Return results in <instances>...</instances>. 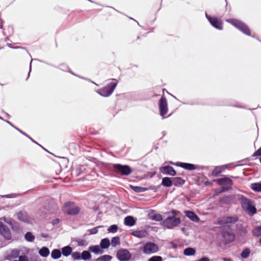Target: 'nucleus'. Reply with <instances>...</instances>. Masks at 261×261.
Returning a JSON list of instances; mask_svg holds the SVG:
<instances>
[{"instance_id": "f257e3e1", "label": "nucleus", "mask_w": 261, "mask_h": 261, "mask_svg": "<svg viewBox=\"0 0 261 261\" xmlns=\"http://www.w3.org/2000/svg\"><path fill=\"white\" fill-rule=\"evenodd\" d=\"M179 212L172 210L166 219L162 222V225L168 229H173L177 227L181 222L179 218L177 217Z\"/></svg>"}, {"instance_id": "f03ea898", "label": "nucleus", "mask_w": 261, "mask_h": 261, "mask_svg": "<svg viewBox=\"0 0 261 261\" xmlns=\"http://www.w3.org/2000/svg\"><path fill=\"white\" fill-rule=\"evenodd\" d=\"M240 203L242 208L247 213V214L252 216L257 213L256 208L254 205L252 200L247 198L245 196H242L240 198Z\"/></svg>"}, {"instance_id": "7ed1b4c3", "label": "nucleus", "mask_w": 261, "mask_h": 261, "mask_svg": "<svg viewBox=\"0 0 261 261\" xmlns=\"http://www.w3.org/2000/svg\"><path fill=\"white\" fill-rule=\"evenodd\" d=\"M109 168H113L114 171L116 173H120L121 175L127 176L132 172L131 168L126 165H121L120 164H110Z\"/></svg>"}, {"instance_id": "20e7f679", "label": "nucleus", "mask_w": 261, "mask_h": 261, "mask_svg": "<svg viewBox=\"0 0 261 261\" xmlns=\"http://www.w3.org/2000/svg\"><path fill=\"white\" fill-rule=\"evenodd\" d=\"M112 80L113 82L98 90V93L99 95L103 97H108L112 94L118 84L116 79H112Z\"/></svg>"}, {"instance_id": "39448f33", "label": "nucleus", "mask_w": 261, "mask_h": 261, "mask_svg": "<svg viewBox=\"0 0 261 261\" xmlns=\"http://www.w3.org/2000/svg\"><path fill=\"white\" fill-rule=\"evenodd\" d=\"M30 249L25 247L21 246L17 248L12 249L7 252L6 258L11 260L12 258L19 257L20 254H28Z\"/></svg>"}, {"instance_id": "423d86ee", "label": "nucleus", "mask_w": 261, "mask_h": 261, "mask_svg": "<svg viewBox=\"0 0 261 261\" xmlns=\"http://www.w3.org/2000/svg\"><path fill=\"white\" fill-rule=\"evenodd\" d=\"M227 21L244 34L248 36L250 35V31L249 28L243 22L236 19H228Z\"/></svg>"}, {"instance_id": "0eeeda50", "label": "nucleus", "mask_w": 261, "mask_h": 261, "mask_svg": "<svg viewBox=\"0 0 261 261\" xmlns=\"http://www.w3.org/2000/svg\"><path fill=\"white\" fill-rule=\"evenodd\" d=\"M239 220L237 216H224L217 219V224L222 226L229 227L231 224H234Z\"/></svg>"}, {"instance_id": "6e6552de", "label": "nucleus", "mask_w": 261, "mask_h": 261, "mask_svg": "<svg viewBox=\"0 0 261 261\" xmlns=\"http://www.w3.org/2000/svg\"><path fill=\"white\" fill-rule=\"evenodd\" d=\"M64 211L68 215H76L79 213L80 208L73 202H67L64 205Z\"/></svg>"}, {"instance_id": "1a4fd4ad", "label": "nucleus", "mask_w": 261, "mask_h": 261, "mask_svg": "<svg viewBox=\"0 0 261 261\" xmlns=\"http://www.w3.org/2000/svg\"><path fill=\"white\" fill-rule=\"evenodd\" d=\"M160 114L163 118L168 111L167 100L165 96H162L159 102Z\"/></svg>"}, {"instance_id": "9d476101", "label": "nucleus", "mask_w": 261, "mask_h": 261, "mask_svg": "<svg viewBox=\"0 0 261 261\" xmlns=\"http://www.w3.org/2000/svg\"><path fill=\"white\" fill-rule=\"evenodd\" d=\"M159 250V247L156 244L148 242L144 245L143 251L145 254H150L157 252Z\"/></svg>"}, {"instance_id": "9b49d317", "label": "nucleus", "mask_w": 261, "mask_h": 261, "mask_svg": "<svg viewBox=\"0 0 261 261\" xmlns=\"http://www.w3.org/2000/svg\"><path fill=\"white\" fill-rule=\"evenodd\" d=\"M116 257L119 261H128L131 258L132 254L128 250L121 249L117 251Z\"/></svg>"}, {"instance_id": "f8f14e48", "label": "nucleus", "mask_w": 261, "mask_h": 261, "mask_svg": "<svg viewBox=\"0 0 261 261\" xmlns=\"http://www.w3.org/2000/svg\"><path fill=\"white\" fill-rule=\"evenodd\" d=\"M176 166H179L180 167H181L185 169L191 171L193 170H196V169H204L207 168L206 167L203 166H199L190 163H182V162H177L176 163Z\"/></svg>"}, {"instance_id": "ddd939ff", "label": "nucleus", "mask_w": 261, "mask_h": 261, "mask_svg": "<svg viewBox=\"0 0 261 261\" xmlns=\"http://www.w3.org/2000/svg\"><path fill=\"white\" fill-rule=\"evenodd\" d=\"M205 16L211 25L217 29L221 30L223 29V23L221 20L216 17H213L205 13Z\"/></svg>"}, {"instance_id": "4468645a", "label": "nucleus", "mask_w": 261, "mask_h": 261, "mask_svg": "<svg viewBox=\"0 0 261 261\" xmlns=\"http://www.w3.org/2000/svg\"><path fill=\"white\" fill-rule=\"evenodd\" d=\"M0 234L7 240L12 239L11 231L7 226L0 222Z\"/></svg>"}, {"instance_id": "2eb2a0df", "label": "nucleus", "mask_w": 261, "mask_h": 261, "mask_svg": "<svg viewBox=\"0 0 261 261\" xmlns=\"http://www.w3.org/2000/svg\"><path fill=\"white\" fill-rule=\"evenodd\" d=\"M222 236L226 243H230L235 239V234L232 232L229 231H223Z\"/></svg>"}, {"instance_id": "dca6fc26", "label": "nucleus", "mask_w": 261, "mask_h": 261, "mask_svg": "<svg viewBox=\"0 0 261 261\" xmlns=\"http://www.w3.org/2000/svg\"><path fill=\"white\" fill-rule=\"evenodd\" d=\"M160 172L164 174H168L171 176H174L176 172L173 167L169 165L161 167L160 168Z\"/></svg>"}, {"instance_id": "f3484780", "label": "nucleus", "mask_w": 261, "mask_h": 261, "mask_svg": "<svg viewBox=\"0 0 261 261\" xmlns=\"http://www.w3.org/2000/svg\"><path fill=\"white\" fill-rule=\"evenodd\" d=\"M185 214L186 217L189 218L192 221L197 223L200 221L199 218L193 212L191 211H185Z\"/></svg>"}, {"instance_id": "a211bd4d", "label": "nucleus", "mask_w": 261, "mask_h": 261, "mask_svg": "<svg viewBox=\"0 0 261 261\" xmlns=\"http://www.w3.org/2000/svg\"><path fill=\"white\" fill-rule=\"evenodd\" d=\"M148 217L150 220L156 221H161L163 220L162 216L160 214L155 213L153 210L149 213Z\"/></svg>"}, {"instance_id": "6ab92c4d", "label": "nucleus", "mask_w": 261, "mask_h": 261, "mask_svg": "<svg viewBox=\"0 0 261 261\" xmlns=\"http://www.w3.org/2000/svg\"><path fill=\"white\" fill-rule=\"evenodd\" d=\"M124 223L126 226H133L136 223V220L133 217L128 216L124 218Z\"/></svg>"}, {"instance_id": "aec40b11", "label": "nucleus", "mask_w": 261, "mask_h": 261, "mask_svg": "<svg viewBox=\"0 0 261 261\" xmlns=\"http://www.w3.org/2000/svg\"><path fill=\"white\" fill-rule=\"evenodd\" d=\"M131 234L137 238H142L146 236L147 231L146 230H136L133 231Z\"/></svg>"}, {"instance_id": "412c9836", "label": "nucleus", "mask_w": 261, "mask_h": 261, "mask_svg": "<svg viewBox=\"0 0 261 261\" xmlns=\"http://www.w3.org/2000/svg\"><path fill=\"white\" fill-rule=\"evenodd\" d=\"M225 167L222 166H216L212 172V176L214 177L218 176L220 173L225 170Z\"/></svg>"}, {"instance_id": "4be33fe9", "label": "nucleus", "mask_w": 261, "mask_h": 261, "mask_svg": "<svg viewBox=\"0 0 261 261\" xmlns=\"http://www.w3.org/2000/svg\"><path fill=\"white\" fill-rule=\"evenodd\" d=\"M162 184L166 187H170L173 185V179L168 177H165L162 178Z\"/></svg>"}, {"instance_id": "5701e85b", "label": "nucleus", "mask_w": 261, "mask_h": 261, "mask_svg": "<svg viewBox=\"0 0 261 261\" xmlns=\"http://www.w3.org/2000/svg\"><path fill=\"white\" fill-rule=\"evenodd\" d=\"M17 219L23 222H28V216L27 213L19 212L17 214Z\"/></svg>"}, {"instance_id": "b1692460", "label": "nucleus", "mask_w": 261, "mask_h": 261, "mask_svg": "<svg viewBox=\"0 0 261 261\" xmlns=\"http://www.w3.org/2000/svg\"><path fill=\"white\" fill-rule=\"evenodd\" d=\"M73 241L77 243L78 246H86L88 242L84 239L75 238L73 239Z\"/></svg>"}, {"instance_id": "393cba45", "label": "nucleus", "mask_w": 261, "mask_h": 261, "mask_svg": "<svg viewBox=\"0 0 261 261\" xmlns=\"http://www.w3.org/2000/svg\"><path fill=\"white\" fill-rule=\"evenodd\" d=\"M185 182V180L181 177H175L173 178V184H174L175 186H181Z\"/></svg>"}, {"instance_id": "a878e982", "label": "nucleus", "mask_w": 261, "mask_h": 261, "mask_svg": "<svg viewBox=\"0 0 261 261\" xmlns=\"http://www.w3.org/2000/svg\"><path fill=\"white\" fill-rule=\"evenodd\" d=\"M72 248L69 246L64 247L62 248L61 253L65 256H68L72 253Z\"/></svg>"}, {"instance_id": "bb28decb", "label": "nucleus", "mask_w": 261, "mask_h": 261, "mask_svg": "<svg viewBox=\"0 0 261 261\" xmlns=\"http://www.w3.org/2000/svg\"><path fill=\"white\" fill-rule=\"evenodd\" d=\"M101 226H98L93 227L91 229H88L87 232L84 234V237L96 234L98 231V228L101 227Z\"/></svg>"}, {"instance_id": "cd10ccee", "label": "nucleus", "mask_w": 261, "mask_h": 261, "mask_svg": "<svg viewBox=\"0 0 261 261\" xmlns=\"http://www.w3.org/2000/svg\"><path fill=\"white\" fill-rule=\"evenodd\" d=\"M89 250L95 254L102 253L103 251L101 250L98 245H92L89 247Z\"/></svg>"}, {"instance_id": "c85d7f7f", "label": "nucleus", "mask_w": 261, "mask_h": 261, "mask_svg": "<svg viewBox=\"0 0 261 261\" xmlns=\"http://www.w3.org/2000/svg\"><path fill=\"white\" fill-rule=\"evenodd\" d=\"M61 252L60 250L57 249H54L51 253V257L54 259L59 258L61 256Z\"/></svg>"}, {"instance_id": "c756f323", "label": "nucleus", "mask_w": 261, "mask_h": 261, "mask_svg": "<svg viewBox=\"0 0 261 261\" xmlns=\"http://www.w3.org/2000/svg\"><path fill=\"white\" fill-rule=\"evenodd\" d=\"M39 253L41 256L46 257L49 254V250L48 248L43 247L39 250Z\"/></svg>"}, {"instance_id": "7c9ffc66", "label": "nucleus", "mask_w": 261, "mask_h": 261, "mask_svg": "<svg viewBox=\"0 0 261 261\" xmlns=\"http://www.w3.org/2000/svg\"><path fill=\"white\" fill-rule=\"evenodd\" d=\"M253 236L259 238L261 237V226H258L254 228L252 230Z\"/></svg>"}, {"instance_id": "2f4dec72", "label": "nucleus", "mask_w": 261, "mask_h": 261, "mask_svg": "<svg viewBox=\"0 0 261 261\" xmlns=\"http://www.w3.org/2000/svg\"><path fill=\"white\" fill-rule=\"evenodd\" d=\"M100 247L102 249H107L110 245V240L107 238L103 239L101 240L100 243Z\"/></svg>"}, {"instance_id": "473e14b6", "label": "nucleus", "mask_w": 261, "mask_h": 261, "mask_svg": "<svg viewBox=\"0 0 261 261\" xmlns=\"http://www.w3.org/2000/svg\"><path fill=\"white\" fill-rule=\"evenodd\" d=\"M232 200L231 197L230 196H224L220 199V203L222 204H229L231 203Z\"/></svg>"}, {"instance_id": "72a5a7b5", "label": "nucleus", "mask_w": 261, "mask_h": 261, "mask_svg": "<svg viewBox=\"0 0 261 261\" xmlns=\"http://www.w3.org/2000/svg\"><path fill=\"white\" fill-rule=\"evenodd\" d=\"M91 258V255L89 251L85 250L81 254V259L87 260Z\"/></svg>"}, {"instance_id": "f704fd0d", "label": "nucleus", "mask_w": 261, "mask_h": 261, "mask_svg": "<svg viewBox=\"0 0 261 261\" xmlns=\"http://www.w3.org/2000/svg\"><path fill=\"white\" fill-rule=\"evenodd\" d=\"M196 251L195 249L188 247L184 250V254L186 256H191L195 254Z\"/></svg>"}, {"instance_id": "c9c22d12", "label": "nucleus", "mask_w": 261, "mask_h": 261, "mask_svg": "<svg viewBox=\"0 0 261 261\" xmlns=\"http://www.w3.org/2000/svg\"><path fill=\"white\" fill-rule=\"evenodd\" d=\"M25 240L29 242H32L35 240V236L31 232H27L24 235Z\"/></svg>"}, {"instance_id": "e433bc0d", "label": "nucleus", "mask_w": 261, "mask_h": 261, "mask_svg": "<svg viewBox=\"0 0 261 261\" xmlns=\"http://www.w3.org/2000/svg\"><path fill=\"white\" fill-rule=\"evenodd\" d=\"M251 188L252 190L255 192H261V183L255 182L252 184Z\"/></svg>"}, {"instance_id": "4c0bfd02", "label": "nucleus", "mask_w": 261, "mask_h": 261, "mask_svg": "<svg viewBox=\"0 0 261 261\" xmlns=\"http://www.w3.org/2000/svg\"><path fill=\"white\" fill-rule=\"evenodd\" d=\"M112 257L109 255H103L97 258L95 261H111Z\"/></svg>"}, {"instance_id": "58836bf2", "label": "nucleus", "mask_w": 261, "mask_h": 261, "mask_svg": "<svg viewBox=\"0 0 261 261\" xmlns=\"http://www.w3.org/2000/svg\"><path fill=\"white\" fill-rule=\"evenodd\" d=\"M214 181H216L219 185H222L225 181L231 182V180L228 177H224L213 180Z\"/></svg>"}, {"instance_id": "ea45409f", "label": "nucleus", "mask_w": 261, "mask_h": 261, "mask_svg": "<svg viewBox=\"0 0 261 261\" xmlns=\"http://www.w3.org/2000/svg\"><path fill=\"white\" fill-rule=\"evenodd\" d=\"M131 188L137 193L144 192L147 190V188L139 186H131Z\"/></svg>"}, {"instance_id": "a19ab883", "label": "nucleus", "mask_w": 261, "mask_h": 261, "mask_svg": "<svg viewBox=\"0 0 261 261\" xmlns=\"http://www.w3.org/2000/svg\"><path fill=\"white\" fill-rule=\"evenodd\" d=\"M250 250L248 248L244 249L241 253V256L243 258H247L249 256Z\"/></svg>"}, {"instance_id": "79ce46f5", "label": "nucleus", "mask_w": 261, "mask_h": 261, "mask_svg": "<svg viewBox=\"0 0 261 261\" xmlns=\"http://www.w3.org/2000/svg\"><path fill=\"white\" fill-rule=\"evenodd\" d=\"M120 243V238L119 237H115L112 239L111 245L113 247L119 245Z\"/></svg>"}, {"instance_id": "37998d69", "label": "nucleus", "mask_w": 261, "mask_h": 261, "mask_svg": "<svg viewBox=\"0 0 261 261\" xmlns=\"http://www.w3.org/2000/svg\"><path fill=\"white\" fill-rule=\"evenodd\" d=\"M71 256L74 260L81 259V253L80 252L75 251L72 252Z\"/></svg>"}, {"instance_id": "c03bdc74", "label": "nucleus", "mask_w": 261, "mask_h": 261, "mask_svg": "<svg viewBox=\"0 0 261 261\" xmlns=\"http://www.w3.org/2000/svg\"><path fill=\"white\" fill-rule=\"evenodd\" d=\"M10 226L11 227V229L14 231H18L20 230L19 224L17 223L15 221Z\"/></svg>"}, {"instance_id": "a18cd8bd", "label": "nucleus", "mask_w": 261, "mask_h": 261, "mask_svg": "<svg viewBox=\"0 0 261 261\" xmlns=\"http://www.w3.org/2000/svg\"><path fill=\"white\" fill-rule=\"evenodd\" d=\"M1 220L4 221L5 223L11 226L13 222L15 221L14 220H13L12 218H6V217H3L1 218Z\"/></svg>"}, {"instance_id": "49530a36", "label": "nucleus", "mask_w": 261, "mask_h": 261, "mask_svg": "<svg viewBox=\"0 0 261 261\" xmlns=\"http://www.w3.org/2000/svg\"><path fill=\"white\" fill-rule=\"evenodd\" d=\"M117 229L118 226L114 224L112 225L109 227L108 231L109 232L115 233L117 231Z\"/></svg>"}, {"instance_id": "de8ad7c7", "label": "nucleus", "mask_w": 261, "mask_h": 261, "mask_svg": "<svg viewBox=\"0 0 261 261\" xmlns=\"http://www.w3.org/2000/svg\"><path fill=\"white\" fill-rule=\"evenodd\" d=\"M148 261H163V258L161 256H153Z\"/></svg>"}, {"instance_id": "09e8293b", "label": "nucleus", "mask_w": 261, "mask_h": 261, "mask_svg": "<svg viewBox=\"0 0 261 261\" xmlns=\"http://www.w3.org/2000/svg\"><path fill=\"white\" fill-rule=\"evenodd\" d=\"M27 254H20L19 256V261H29V257L26 255Z\"/></svg>"}, {"instance_id": "8fccbe9b", "label": "nucleus", "mask_w": 261, "mask_h": 261, "mask_svg": "<svg viewBox=\"0 0 261 261\" xmlns=\"http://www.w3.org/2000/svg\"><path fill=\"white\" fill-rule=\"evenodd\" d=\"M261 155V147L257 150L253 154V156H258Z\"/></svg>"}, {"instance_id": "3c124183", "label": "nucleus", "mask_w": 261, "mask_h": 261, "mask_svg": "<svg viewBox=\"0 0 261 261\" xmlns=\"http://www.w3.org/2000/svg\"><path fill=\"white\" fill-rule=\"evenodd\" d=\"M60 219L59 218H56L52 221L51 223L53 225H57L60 223Z\"/></svg>"}, {"instance_id": "603ef678", "label": "nucleus", "mask_w": 261, "mask_h": 261, "mask_svg": "<svg viewBox=\"0 0 261 261\" xmlns=\"http://www.w3.org/2000/svg\"><path fill=\"white\" fill-rule=\"evenodd\" d=\"M8 46L10 47V48H21L20 46H16V47H13L12 46V45L11 44H8Z\"/></svg>"}, {"instance_id": "864d4df0", "label": "nucleus", "mask_w": 261, "mask_h": 261, "mask_svg": "<svg viewBox=\"0 0 261 261\" xmlns=\"http://www.w3.org/2000/svg\"><path fill=\"white\" fill-rule=\"evenodd\" d=\"M222 260L223 261H233L231 258H223Z\"/></svg>"}, {"instance_id": "5fc2aeb1", "label": "nucleus", "mask_w": 261, "mask_h": 261, "mask_svg": "<svg viewBox=\"0 0 261 261\" xmlns=\"http://www.w3.org/2000/svg\"><path fill=\"white\" fill-rule=\"evenodd\" d=\"M19 132H20L21 134H23L25 136L29 137V136L25 134L24 132H22L21 130H19Z\"/></svg>"}, {"instance_id": "6e6d98bb", "label": "nucleus", "mask_w": 261, "mask_h": 261, "mask_svg": "<svg viewBox=\"0 0 261 261\" xmlns=\"http://www.w3.org/2000/svg\"><path fill=\"white\" fill-rule=\"evenodd\" d=\"M244 161L245 160H241L239 161L238 163H239V164L238 165H243L245 164L244 163H243V162H244Z\"/></svg>"}, {"instance_id": "4d7b16f0", "label": "nucleus", "mask_w": 261, "mask_h": 261, "mask_svg": "<svg viewBox=\"0 0 261 261\" xmlns=\"http://www.w3.org/2000/svg\"><path fill=\"white\" fill-rule=\"evenodd\" d=\"M211 185H212V182L211 181H207L205 182V185H206V186H209Z\"/></svg>"}, {"instance_id": "13d9d810", "label": "nucleus", "mask_w": 261, "mask_h": 261, "mask_svg": "<svg viewBox=\"0 0 261 261\" xmlns=\"http://www.w3.org/2000/svg\"><path fill=\"white\" fill-rule=\"evenodd\" d=\"M0 28L3 29V21L0 20Z\"/></svg>"}, {"instance_id": "bf43d9fd", "label": "nucleus", "mask_w": 261, "mask_h": 261, "mask_svg": "<svg viewBox=\"0 0 261 261\" xmlns=\"http://www.w3.org/2000/svg\"><path fill=\"white\" fill-rule=\"evenodd\" d=\"M31 62L30 63V71L29 72V75H28V76L27 79V80H28V79L29 78V76H30V72H31Z\"/></svg>"}, {"instance_id": "052dcab7", "label": "nucleus", "mask_w": 261, "mask_h": 261, "mask_svg": "<svg viewBox=\"0 0 261 261\" xmlns=\"http://www.w3.org/2000/svg\"><path fill=\"white\" fill-rule=\"evenodd\" d=\"M28 138H29V139H30L32 142H34V143H35L37 144V143L35 141H34L33 139H32L31 137H30L29 136V137H28Z\"/></svg>"}, {"instance_id": "680f3d73", "label": "nucleus", "mask_w": 261, "mask_h": 261, "mask_svg": "<svg viewBox=\"0 0 261 261\" xmlns=\"http://www.w3.org/2000/svg\"><path fill=\"white\" fill-rule=\"evenodd\" d=\"M7 122L9 123L10 125H11L12 127H14V126H13V125L10 122L7 121Z\"/></svg>"}, {"instance_id": "e2e57ef3", "label": "nucleus", "mask_w": 261, "mask_h": 261, "mask_svg": "<svg viewBox=\"0 0 261 261\" xmlns=\"http://www.w3.org/2000/svg\"><path fill=\"white\" fill-rule=\"evenodd\" d=\"M7 122L9 123L10 125H11L12 127H14V126H13V125L10 122L7 121Z\"/></svg>"}, {"instance_id": "0e129e2a", "label": "nucleus", "mask_w": 261, "mask_h": 261, "mask_svg": "<svg viewBox=\"0 0 261 261\" xmlns=\"http://www.w3.org/2000/svg\"><path fill=\"white\" fill-rule=\"evenodd\" d=\"M14 128H15L16 129H17L18 132H19V130H20L19 128L16 127H14Z\"/></svg>"}, {"instance_id": "69168bd1", "label": "nucleus", "mask_w": 261, "mask_h": 261, "mask_svg": "<svg viewBox=\"0 0 261 261\" xmlns=\"http://www.w3.org/2000/svg\"><path fill=\"white\" fill-rule=\"evenodd\" d=\"M37 144H38V145H39V146H41V147H42V146H41V145H39V144L37 143Z\"/></svg>"}, {"instance_id": "338daca9", "label": "nucleus", "mask_w": 261, "mask_h": 261, "mask_svg": "<svg viewBox=\"0 0 261 261\" xmlns=\"http://www.w3.org/2000/svg\"><path fill=\"white\" fill-rule=\"evenodd\" d=\"M37 144H38V145H39V146H41V147H42V146H41V145H39V144L37 143Z\"/></svg>"}, {"instance_id": "774afa93", "label": "nucleus", "mask_w": 261, "mask_h": 261, "mask_svg": "<svg viewBox=\"0 0 261 261\" xmlns=\"http://www.w3.org/2000/svg\"><path fill=\"white\" fill-rule=\"evenodd\" d=\"M13 261H19V260H13Z\"/></svg>"}]
</instances>
